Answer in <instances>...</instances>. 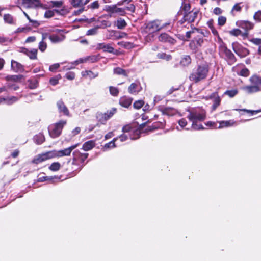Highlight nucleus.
<instances>
[{"instance_id":"f257e3e1","label":"nucleus","mask_w":261,"mask_h":261,"mask_svg":"<svg viewBox=\"0 0 261 261\" xmlns=\"http://www.w3.org/2000/svg\"><path fill=\"white\" fill-rule=\"evenodd\" d=\"M188 112L187 118L192 122L191 128L194 130L204 129L202 125L199 124L198 122L203 121L205 119V111L201 108H197L189 110Z\"/></svg>"},{"instance_id":"f03ea898","label":"nucleus","mask_w":261,"mask_h":261,"mask_svg":"<svg viewBox=\"0 0 261 261\" xmlns=\"http://www.w3.org/2000/svg\"><path fill=\"white\" fill-rule=\"evenodd\" d=\"M208 71L209 68L207 65H199L193 70L189 76V79L194 83H198L206 78Z\"/></svg>"},{"instance_id":"7ed1b4c3","label":"nucleus","mask_w":261,"mask_h":261,"mask_svg":"<svg viewBox=\"0 0 261 261\" xmlns=\"http://www.w3.org/2000/svg\"><path fill=\"white\" fill-rule=\"evenodd\" d=\"M249 81L252 85L245 86L242 89L248 94L256 93L261 91V76L253 75L250 77Z\"/></svg>"},{"instance_id":"20e7f679","label":"nucleus","mask_w":261,"mask_h":261,"mask_svg":"<svg viewBox=\"0 0 261 261\" xmlns=\"http://www.w3.org/2000/svg\"><path fill=\"white\" fill-rule=\"evenodd\" d=\"M66 123V120H62L50 125L48 127V132L50 136L53 138L58 137L61 134L62 130Z\"/></svg>"},{"instance_id":"39448f33","label":"nucleus","mask_w":261,"mask_h":261,"mask_svg":"<svg viewBox=\"0 0 261 261\" xmlns=\"http://www.w3.org/2000/svg\"><path fill=\"white\" fill-rule=\"evenodd\" d=\"M205 36L202 31L199 32L196 37H194L189 44V47L194 53L198 52L201 47L203 42V37Z\"/></svg>"},{"instance_id":"423d86ee","label":"nucleus","mask_w":261,"mask_h":261,"mask_svg":"<svg viewBox=\"0 0 261 261\" xmlns=\"http://www.w3.org/2000/svg\"><path fill=\"white\" fill-rule=\"evenodd\" d=\"M219 53L225 56V58L229 64L232 65L236 61L234 54L230 50L228 49L223 43H222L220 45Z\"/></svg>"},{"instance_id":"0eeeda50","label":"nucleus","mask_w":261,"mask_h":261,"mask_svg":"<svg viewBox=\"0 0 261 261\" xmlns=\"http://www.w3.org/2000/svg\"><path fill=\"white\" fill-rule=\"evenodd\" d=\"M125 9L118 8L117 5H106L104 10L110 13L109 16H113V14H117L120 16H124L125 14Z\"/></svg>"},{"instance_id":"6e6552de","label":"nucleus","mask_w":261,"mask_h":261,"mask_svg":"<svg viewBox=\"0 0 261 261\" xmlns=\"http://www.w3.org/2000/svg\"><path fill=\"white\" fill-rule=\"evenodd\" d=\"M22 4L27 8H41L43 9L48 8L47 6L42 4L40 0H22Z\"/></svg>"},{"instance_id":"1a4fd4ad","label":"nucleus","mask_w":261,"mask_h":261,"mask_svg":"<svg viewBox=\"0 0 261 261\" xmlns=\"http://www.w3.org/2000/svg\"><path fill=\"white\" fill-rule=\"evenodd\" d=\"M78 144H75L70 147L60 150L50 151L53 158L55 157H62L64 156H69L70 155L72 151L74 149Z\"/></svg>"},{"instance_id":"9d476101","label":"nucleus","mask_w":261,"mask_h":261,"mask_svg":"<svg viewBox=\"0 0 261 261\" xmlns=\"http://www.w3.org/2000/svg\"><path fill=\"white\" fill-rule=\"evenodd\" d=\"M232 46L234 53L241 58H244L249 54V51L248 49L243 47L238 42L233 43Z\"/></svg>"},{"instance_id":"9b49d317","label":"nucleus","mask_w":261,"mask_h":261,"mask_svg":"<svg viewBox=\"0 0 261 261\" xmlns=\"http://www.w3.org/2000/svg\"><path fill=\"white\" fill-rule=\"evenodd\" d=\"M236 24L239 28L245 30V32L243 33L242 36L247 37L248 36V32L252 29L254 27V24L249 21L240 20L236 22Z\"/></svg>"},{"instance_id":"f8f14e48","label":"nucleus","mask_w":261,"mask_h":261,"mask_svg":"<svg viewBox=\"0 0 261 261\" xmlns=\"http://www.w3.org/2000/svg\"><path fill=\"white\" fill-rule=\"evenodd\" d=\"M52 158L51 153L50 151L36 155L32 161V163L35 164H38L42 162Z\"/></svg>"},{"instance_id":"ddd939ff","label":"nucleus","mask_w":261,"mask_h":261,"mask_svg":"<svg viewBox=\"0 0 261 261\" xmlns=\"http://www.w3.org/2000/svg\"><path fill=\"white\" fill-rule=\"evenodd\" d=\"M58 33L52 34L49 36V39L54 43H59L63 41L65 36L63 34L62 30H58Z\"/></svg>"},{"instance_id":"4468645a","label":"nucleus","mask_w":261,"mask_h":261,"mask_svg":"<svg viewBox=\"0 0 261 261\" xmlns=\"http://www.w3.org/2000/svg\"><path fill=\"white\" fill-rule=\"evenodd\" d=\"M146 29L150 32H154L161 30V21L156 20L149 22L147 24Z\"/></svg>"},{"instance_id":"2eb2a0df","label":"nucleus","mask_w":261,"mask_h":261,"mask_svg":"<svg viewBox=\"0 0 261 261\" xmlns=\"http://www.w3.org/2000/svg\"><path fill=\"white\" fill-rule=\"evenodd\" d=\"M141 90V86L138 81L132 83L128 88V92L134 95L137 94Z\"/></svg>"},{"instance_id":"dca6fc26","label":"nucleus","mask_w":261,"mask_h":261,"mask_svg":"<svg viewBox=\"0 0 261 261\" xmlns=\"http://www.w3.org/2000/svg\"><path fill=\"white\" fill-rule=\"evenodd\" d=\"M158 39L161 42H167L171 44H174L176 42L175 39L166 33H161L159 36Z\"/></svg>"},{"instance_id":"f3484780","label":"nucleus","mask_w":261,"mask_h":261,"mask_svg":"<svg viewBox=\"0 0 261 261\" xmlns=\"http://www.w3.org/2000/svg\"><path fill=\"white\" fill-rule=\"evenodd\" d=\"M57 106L59 113H63L65 116H70L69 111L68 108L62 100H59L57 102Z\"/></svg>"},{"instance_id":"a211bd4d","label":"nucleus","mask_w":261,"mask_h":261,"mask_svg":"<svg viewBox=\"0 0 261 261\" xmlns=\"http://www.w3.org/2000/svg\"><path fill=\"white\" fill-rule=\"evenodd\" d=\"M96 49L98 50L102 49L103 51L110 53H113L114 48L110 44H106L105 43H99L96 45Z\"/></svg>"},{"instance_id":"6ab92c4d","label":"nucleus","mask_w":261,"mask_h":261,"mask_svg":"<svg viewBox=\"0 0 261 261\" xmlns=\"http://www.w3.org/2000/svg\"><path fill=\"white\" fill-rule=\"evenodd\" d=\"M197 11H191L185 13L184 15V19L185 21H188V22H194L195 19L197 18Z\"/></svg>"},{"instance_id":"aec40b11","label":"nucleus","mask_w":261,"mask_h":261,"mask_svg":"<svg viewBox=\"0 0 261 261\" xmlns=\"http://www.w3.org/2000/svg\"><path fill=\"white\" fill-rule=\"evenodd\" d=\"M11 69L15 72H22L24 70L23 66L19 62L12 60Z\"/></svg>"},{"instance_id":"412c9836","label":"nucleus","mask_w":261,"mask_h":261,"mask_svg":"<svg viewBox=\"0 0 261 261\" xmlns=\"http://www.w3.org/2000/svg\"><path fill=\"white\" fill-rule=\"evenodd\" d=\"M73 162L75 160H79L81 163H83L88 158V153H82L79 151L76 150L73 153Z\"/></svg>"},{"instance_id":"4be33fe9","label":"nucleus","mask_w":261,"mask_h":261,"mask_svg":"<svg viewBox=\"0 0 261 261\" xmlns=\"http://www.w3.org/2000/svg\"><path fill=\"white\" fill-rule=\"evenodd\" d=\"M133 99L126 96L120 97L119 104L123 107L128 108L132 104Z\"/></svg>"},{"instance_id":"5701e85b","label":"nucleus","mask_w":261,"mask_h":261,"mask_svg":"<svg viewBox=\"0 0 261 261\" xmlns=\"http://www.w3.org/2000/svg\"><path fill=\"white\" fill-rule=\"evenodd\" d=\"M210 98L214 99V103L213 105V110H215L220 103L221 98L219 96L217 92L213 93L210 96Z\"/></svg>"},{"instance_id":"b1692460","label":"nucleus","mask_w":261,"mask_h":261,"mask_svg":"<svg viewBox=\"0 0 261 261\" xmlns=\"http://www.w3.org/2000/svg\"><path fill=\"white\" fill-rule=\"evenodd\" d=\"M82 76L84 77H88L90 79H94L98 76V73H94L91 70H85L81 72Z\"/></svg>"},{"instance_id":"393cba45","label":"nucleus","mask_w":261,"mask_h":261,"mask_svg":"<svg viewBox=\"0 0 261 261\" xmlns=\"http://www.w3.org/2000/svg\"><path fill=\"white\" fill-rule=\"evenodd\" d=\"M219 125L218 126V128H222L224 127H228L232 126L235 123L233 120H230L227 121H221L219 122Z\"/></svg>"},{"instance_id":"a878e982","label":"nucleus","mask_w":261,"mask_h":261,"mask_svg":"<svg viewBox=\"0 0 261 261\" xmlns=\"http://www.w3.org/2000/svg\"><path fill=\"white\" fill-rule=\"evenodd\" d=\"M113 73L114 74L123 75L125 77H127L129 73V71L125 70L120 67H116L113 69Z\"/></svg>"},{"instance_id":"bb28decb","label":"nucleus","mask_w":261,"mask_h":261,"mask_svg":"<svg viewBox=\"0 0 261 261\" xmlns=\"http://www.w3.org/2000/svg\"><path fill=\"white\" fill-rule=\"evenodd\" d=\"M208 27L211 29L213 34L218 37L219 39H221L219 36L218 31L215 28L214 25V20L213 19H210L206 23Z\"/></svg>"},{"instance_id":"cd10ccee","label":"nucleus","mask_w":261,"mask_h":261,"mask_svg":"<svg viewBox=\"0 0 261 261\" xmlns=\"http://www.w3.org/2000/svg\"><path fill=\"white\" fill-rule=\"evenodd\" d=\"M201 31V30L196 28L192 29L191 30L186 32V36L188 38H190V37L194 38L196 37V35L199 34Z\"/></svg>"},{"instance_id":"c85d7f7f","label":"nucleus","mask_w":261,"mask_h":261,"mask_svg":"<svg viewBox=\"0 0 261 261\" xmlns=\"http://www.w3.org/2000/svg\"><path fill=\"white\" fill-rule=\"evenodd\" d=\"M95 146V142L92 141H88L84 143L82 146V149L85 151H88L92 149Z\"/></svg>"},{"instance_id":"c756f323","label":"nucleus","mask_w":261,"mask_h":261,"mask_svg":"<svg viewBox=\"0 0 261 261\" xmlns=\"http://www.w3.org/2000/svg\"><path fill=\"white\" fill-rule=\"evenodd\" d=\"M18 98L16 97H11L10 98L0 97V104L3 101H6L8 105H12L14 102L17 101Z\"/></svg>"},{"instance_id":"7c9ffc66","label":"nucleus","mask_w":261,"mask_h":261,"mask_svg":"<svg viewBox=\"0 0 261 261\" xmlns=\"http://www.w3.org/2000/svg\"><path fill=\"white\" fill-rule=\"evenodd\" d=\"M87 62L86 57L84 58H80L78 60L75 61L74 62L71 63L67 66V69H72L74 68V66L77 65L80 63Z\"/></svg>"},{"instance_id":"2f4dec72","label":"nucleus","mask_w":261,"mask_h":261,"mask_svg":"<svg viewBox=\"0 0 261 261\" xmlns=\"http://www.w3.org/2000/svg\"><path fill=\"white\" fill-rule=\"evenodd\" d=\"M34 141L37 144H41L45 141V137L44 135L39 133L34 137Z\"/></svg>"},{"instance_id":"473e14b6","label":"nucleus","mask_w":261,"mask_h":261,"mask_svg":"<svg viewBox=\"0 0 261 261\" xmlns=\"http://www.w3.org/2000/svg\"><path fill=\"white\" fill-rule=\"evenodd\" d=\"M116 23V25L117 26V28L119 29H124L127 25L126 22L124 20V19H122L121 18H119Z\"/></svg>"},{"instance_id":"72a5a7b5","label":"nucleus","mask_w":261,"mask_h":261,"mask_svg":"<svg viewBox=\"0 0 261 261\" xmlns=\"http://www.w3.org/2000/svg\"><path fill=\"white\" fill-rule=\"evenodd\" d=\"M191 62V59L189 55L185 56L180 61V64L184 66L189 65Z\"/></svg>"},{"instance_id":"f704fd0d","label":"nucleus","mask_w":261,"mask_h":261,"mask_svg":"<svg viewBox=\"0 0 261 261\" xmlns=\"http://www.w3.org/2000/svg\"><path fill=\"white\" fill-rule=\"evenodd\" d=\"M4 20L6 23L10 24H13L15 23L13 16L9 14H6L4 15Z\"/></svg>"},{"instance_id":"c9c22d12","label":"nucleus","mask_w":261,"mask_h":261,"mask_svg":"<svg viewBox=\"0 0 261 261\" xmlns=\"http://www.w3.org/2000/svg\"><path fill=\"white\" fill-rule=\"evenodd\" d=\"M242 4V3H238L233 6L231 11V13L232 15H234V12H240L241 11L242 8L243 7V6H241Z\"/></svg>"},{"instance_id":"e433bc0d","label":"nucleus","mask_w":261,"mask_h":261,"mask_svg":"<svg viewBox=\"0 0 261 261\" xmlns=\"http://www.w3.org/2000/svg\"><path fill=\"white\" fill-rule=\"evenodd\" d=\"M118 45L127 49L132 48L134 46L133 43L126 41L119 42L118 43Z\"/></svg>"},{"instance_id":"4c0bfd02","label":"nucleus","mask_w":261,"mask_h":261,"mask_svg":"<svg viewBox=\"0 0 261 261\" xmlns=\"http://www.w3.org/2000/svg\"><path fill=\"white\" fill-rule=\"evenodd\" d=\"M238 93L237 89L227 90L224 93V95H227L230 98L234 97Z\"/></svg>"},{"instance_id":"58836bf2","label":"nucleus","mask_w":261,"mask_h":261,"mask_svg":"<svg viewBox=\"0 0 261 261\" xmlns=\"http://www.w3.org/2000/svg\"><path fill=\"white\" fill-rule=\"evenodd\" d=\"M61 168V164L59 162H54L49 167V169L53 171H57Z\"/></svg>"},{"instance_id":"ea45409f","label":"nucleus","mask_w":261,"mask_h":261,"mask_svg":"<svg viewBox=\"0 0 261 261\" xmlns=\"http://www.w3.org/2000/svg\"><path fill=\"white\" fill-rule=\"evenodd\" d=\"M37 49L33 48L29 50L28 56L30 59L34 60L37 59Z\"/></svg>"},{"instance_id":"a19ab883","label":"nucleus","mask_w":261,"mask_h":261,"mask_svg":"<svg viewBox=\"0 0 261 261\" xmlns=\"http://www.w3.org/2000/svg\"><path fill=\"white\" fill-rule=\"evenodd\" d=\"M97 118L98 121L101 124H105L108 120L103 113H98L97 114Z\"/></svg>"},{"instance_id":"79ce46f5","label":"nucleus","mask_w":261,"mask_h":261,"mask_svg":"<svg viewBox=\"0 0 261 261\" xmlns=\"http://www.w3.org/2000/svg\"><path fill=\"white\" fill-rule=\"evenodd\" d=\"M45 38V37H44V35L43 34L42 35V40L41 42H40V43L39 44V49L42 52L44 51V50L46 49V48L47 47V44H46V42H45L43 41V40Z\"/></svg>"},{"instance_id":"37998d69","label":"nucleus","mask_w":261,"mask_h":261,"mask_svg":"<svg viewBox=\"0 0 261 261\" xmlns=\"http://www.w3.org/2000/svg\"><path fill=\"white\" fill-rule=\"evenodd\" d=\"M157 57L158 58L165 59L166 61H169L172 59V56L170 55H167L164 53H159Z\"/></svg>"},{"instance_id":"c03bdc74","label":"nucleus","mask_w":261,"mask_h":261,"mask_svg":"<svg viewBox=\"0 0 261 261\" xmlns=\"http://www.w3.org/2000/svg\"><path fill=\"white\" fill-rule=\"evenodd\" d=\"M109 91L110 94L113 96H117L119 94V89L118 88L113 87V86H110L109 87Z\"/></svg>"},{"instance_id":"a18cd8bd","label":"nucleus","mask_w":261,"mask_h":261,"mask_svg":"<svg viewBox=\"0 0 261 261\" xmlns=\"http://www.w3.org/2000/svg\"><path fill=\"white\" fill-rule=\"evenodd\" d=\"M118 140V137L114 138L111 141L105 145V148H114L116 147L115 142Z\"/></svg>"},{"instance_id":"49530a36","label":"nucleus","mask_w":261,"mask_h":261,"mask_svg":"<svg viewBox=\"0 0 261 261\" xmlns=\"http://www.w3.org/2000/svg\"><path fill=\"white\" fill-rule=\"evenodd\" d=\"M116 109L113 108L112 110L107 111L106 113H103V115L108 119H109L116 113Z\"/></svg>"},{"instance_id":"de8ad7c7","label":"nucleus","mask_w":261,"mask_h":261,"mask_svg":"<svg viewBox=\"0 0 261 261\" xmlns=\"http://www.w3.org/2000/svg\"><path fill=\"white\" fill-rule=\"evenodd\" d=\"M229 34L232 36H238L241 35H242L243 33L239 29H233L229 31Z\"/></svg>"},{"instance_id":"09e8293b","label":"nucleus","mask_w":261,"mask_h":261,"mask_svg":"<svg viewBox=\"0 0 261 261\" xmlns=\"http://www.w3.org/2000/svg\"><path fill=\"white\" fill-rule=\"evenodd\" d=\"M98 29V26H96L92 29H89L87 31L86 35L88 36L95 35L97 33Z\"/></svg>"},{"instance_id":"8fccbe9b","label":"nucleus","mask_w":261,"mask_h":261,"mask_svg":"<svg viewBox=\"0 0 261 261\" xmlns=\"http://www.w3.org/2000/svg\"><path fill=\"white\" fill-rule=\"evenodd\" d=\"M83 0H70V3L73 7L76 8L83 6Z\"/></svg>"},{"instance_id":"3c124183","label":"nucleus","mask_w":261,"mask_h":261,"mask_svg":"<svg viewBox=\"0 0 261 261\" xmlns=\"http://www.w3.org/2000/svg\"><path fill=\"white\" fill-rule=\"evenodd\" d=\"M112 23L110 21L108 20H102L101 21V25L98 26L99 28H106L107 27H110Z\"/></svg>"},{"instance_id":"603ef678","label":"nucleus","mask_w":261,"mask_h":261,"mask_svg":"<svg viewBox=\"0 0 261 261\" xmlns=\"http://www.w3.org/2000/svg\"><path fill=\"white\" fill-rule=\"evenodd\" d=\"M86 61L90 62L91 63H94L97 61L98 57L96 56L93 55L86 57Z\"/></svg>"},{"instance_id":"864d4df0","label":"nucleus","mask_w":261,"mask_h":261,"mask_svg":"<svg viewBox=\"0 0 261 261\" xmlns=\"http://www.w3.org/2000/svg\"><path fill=\"white\" fill-rule=\"evenodd\" d=\"M29 87L31 89H35L38 86V81L36 80L29 81Z\"/></svg>"},{"instance_id":"5fc2aeb1","label":"nucleus","mask_w":261,"mask_h":261,"mask_svg":"<svg viewBox=\"0 0 261 261\" xmlns=\"http://www.w3.org/2000/svg\"><path fill=\"white\" fill-rule=\"evenodd\" d=\"M226 22V18L224 16H221L219 17L218 19V24L220 26L224 25Z\"/></svg>"},{"instance_id":"6e6d98bb","label":"nucleus","mask_w":261,"mask_h":261,"mask_svg":"<svg viewBox=\"0 0 261 261\" xmlns=\"http://www.w3.org/2000/svg\"><path fill=\"white\" fill-rule=\"evenodd\" d=\"M61 78V76L59 75L54 77H52L49 80V83L51 85L55 86L58 83L59 80Z\"/></svg>"},{"instance_id":"4d7b16f0","label":"nucleus","mask_w":261,"mask_h":261,"mask_svg":"<svg viewBox=\"0 0 261 261\" xmlns=\"http://www.w3.org/2000/svg\"><path fill=\"white\" fill-rule=\"evenodd\" d=\"M55 10H47L44 13V17L49 18L53 17L55 15ZM58 12V10H55Z\"/></svg>"},{"instance_id":"13d9d810","label":"nucleus","mask_w":261,"mask_h":261,"mask_svg":"<svg viewBox=\"0 0 261 261\" xmlns=\"http://www.w3.org/2000/svg\"><path fill=\"white\" fill-rule=\"evenodd\" d=\"M99 7L98 1H95L88 6V8L91 9H96Z\"/></svg>"},{"instance_id":"bf43d9fd","label":"nucleus","mask_w":261,"mask_h":261,"mask_svg":"<svg viewBox=\"0 0 261 261\" xmlns=\"http://www.w3.org/2000/svg\"><path fill=\"white\" fill-rule=\"evenodd\" d=\"M144 105V101L143 100H138L136 101L134 104L133 106L135 109H140Z\"/></svg>"},{"instance_id":"052dcab7","label":"nucleus","mask_w":261,"mask_h":261,"mask_svg":"<svg viewBox=\"0 0 261 261\" xmlns=\"http://www.w3.org/2000/svg\"><path fill=\"white\" fill-rule=\"evenodd\" d=\"M239 74L241 76L247 77L249 74V71L247 68H244L240 71Z\"/></svg>"},{"instance_id":"680f3d73","label":"nucleus","mask_w":261,"mask_h":261,"mask_svg":"<svg viewBox=\"0 0 261 261\" xmlns=\"http://www.w3.org/2000/svg\"><path fill=\"white\" fill-rule=\"evenodd\" d=\"M50 3L52 4L53 7H61L63 5V2L62 1H50Z\"/></svg>"},{"instance_id":"e2e57ef3","label":"nucleus","mask_w":261,"mask_h":261,"mask_svg":"<svg viewBox=\"0 0 261 261\" xmlns=\"http://www.w3.org/2000/svg\"><path fill=\"white\" fill-rule=\"evenodd\" d=\"M181 7L185 13L189 12L190 10L191 6L189 3H182Z\"/></svg>"},{"instance_id":"0e129e2a","label":"nucleus","mask_w":261,"mask_h":261,"mask_svg":"<svg viewBox=\"0 0 261 261\" xmlns=\"http://www.w3.org/2000/svg\"><path fill=\"white\" fill-rule=\"evenodd\" d=\"M133 131L132 127L129 125H126L122 128L123 134L130 133Z\"/></svg>"},{"instance_id":"69168bd1","label":"nucleus","mask_w":261,"mask_h":261,"mask_svg":"<svg viewBox=\"0 0 261 261\" xmlns=\"http://www.w3.org/2000/svg\"><path fill=\"white\" fill-rule=\"evenodd\" d=\"M253 18L255 20H256L258 22H260L261 21V11H258L257 12H256L254 14Z\"/></svg>"},{"instance_id":"338daca9","label":"nucleus","mask_w":261,"mask_h":261,"mask_svg":"<svg viewBox=\"0 0 261 261\" xmlns=\"http://www.w3.org/2000/svg\"><path fill=\"white\" fill-rule=\"evenodd\" d=\"M60 67V65L59 63H56L53 64L49 66V69L51 72L55 71L57 69H58Z\"/></svg>"},{"instance_id":"774afa93","label":"nucleus","mask_w":261,"mask_h":261,"mask_svg":"<svg viewBox=\"0 0 261 261\" xmlns=\"http://www.w3.org/2000/svg\"><path fill=\"white\" fill-rule=\"evenodd\" d=\"M65 76L67 79L72 80L75 78V73L73 72H68L66 74Z\"/></svg>"}]
</instances>
